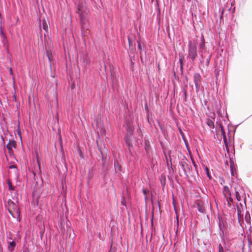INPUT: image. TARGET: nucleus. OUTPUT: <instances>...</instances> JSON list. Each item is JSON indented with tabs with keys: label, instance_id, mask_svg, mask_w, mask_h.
Here are the masks:
<instances>
[{
	"label": "nucleus",
	"instance_id": "nucleus-26",
	"mask_svg": "<svg viewBox=\"0 0 252 252\" xmlns=\"http://www.w3.org/2000/svg\"><path fill=\"white\" fill-rule=\"evenodd\" d=\"M241 210H240V209L239 208H237V214H238V217H239L240 215H241Z\"/></svg>",
	"mask_w": 252,
	"mask_h": 252
},
{
	"label": "nucleus",
	"instance_id": "nucleus-4",
	"mask_svg": "<svg viewBox=\"0 0 252 252\" xmlns=\"http://www.w3.org/2000/svg\"><path fill=\"white\" fill-rule=\"evenodd\" d=\"M6 147L9 151V153L12 152V148H15L16 147V142L14 140H10L6 145Z\"/></svg>",
	"mask_w": 252,
	"mask_h": 252
},
{
	"label": "nucleus",
	"instance_id": "nucleus-8",
	"mask_svg": "<svg viewBox=\"0 0 252 252\" xmlns=\"http://www.w3.org/2000/svg\"><path fill=\"white\" fill-rule=\"evenodd\" d=\"M245 220L247 223L251 222V216L250 213L248 211H247L246 213Z\"/></svg>",
	"mask_w": 252,
	"mask_h": 252
},
{
	"label": "nucleus",
	"instance_id": "nucleus-30",
	"mask_svg": "<svg viewBox=\"0 0 252 252\" xmlns=\"http://www.w3.org/2000/svg\"><path fill=\"white\" fill-rule=\"evenodd\" d=\"M209 63V58H207L206 60V65L208 66Z\"/></svg>",
	"mask_w": 252,
	"mask_h": 252
},
{
	"label": "nucleus",
	"instance_id": "nucleus-39",
	"mask_svg": "<svg viewBox=\"0 0 252 252\" xmlns=\"http://www.w3.org/2000/svg\"><path fill=\"white\" fill-rule=\"evenodd\" d=\"M188 0V1H190V0Z\"/></svg>",
	"mask_w": 252,
	"mask_h": 252
},
{
	"label": "nucleus",
	"instance_id": "nucleus-24",
	"mask_svg": "<svg viewBox=\"0 0 252 252\" xmlns=\"http://www.w3.org/2000/svg\"><path fill=\"white\" fill-rule=\"evenodd\" d=\"M181 165L182 166L183 169H184V170H185V164L186 163V162H181Z\"/></svg>",
	"mask_w": 252,
	"mask_h": 252
},
{
	"label": "nucleus",
	"instance_id": "nucleus-6",
	"mask_svg": "<svg viewBox=\"0 0 252 252\" xmlns=\"http://www.w3.org/2000/svg\"><path fill=\"white\" fill-rule=\"evenodd\" d=\"M223 193L224 197H227L228 196H231V192H230V191L228 187H227L226 186L224 187Z\"/></svg>",
	"mask_w": 252,
	"mask_h": 252
},
{
	"label": "nucleus",
	"instance_id": "nucleus-25",
	"mask_svg": "<svg viewBox=\"0 0 252 252\" xmlns=\"http://www.w3.org/2000/svg\"><path fill=\"white\" fill-rule=\"evenodd\" d=\"M205 46V42H201L200 44V48L203 49Z\"/></svg>",
	"mask_w": 252,
	"mask_h": 252
},
{
	"label": "nucleus",
	"instance_id": "nucleus-2",
	"mask_svg": "<svg viewBox=\"0 0 252 252\" xmlns=\"http://www.w3.org/2000/svg\"><path fill=\"white\" fill-rule=\"evenodd\" d=\"M8 210L12 215H13L14 212H16L18 216L20 215V211L18 205L10 199L8 201Z\"/></svg>",
	"mask_w": 252,
	"mask_h": 252
},
{
	"label": "nucleus",
	"instance_id": "nucleus-22",
	"mask_svg": "<svg viewBox=\"0 0 252 252\" xmlns=\"http://www.w3.org/2000/svg\"><path fill=\"white\" fill-rule=\"evenodd\" d=\"M219 71H216V77L217 81L219 80Z\"/></svg>",
	"mask_w": 252,
	"mask_h": 252
},
{
	"label": "nucleus",
	"instance_id": "nucleus-33",
	"mask_svg": "<svg viewBox=\"0 0 252 252\" xmlns=\"http://www.w3.org/2000/svg\"><path fill=\"white\" fill-rule=\"evenodd\" d=\"M225 164V166H228V163L227 161H226Z\"/></svg>",
	"mask_w": 252,
	"mask_h": 252
},
{
	"label": "nucleus",
	"instance_id": "nucleus-21",
	"mask_svg": "<svg viewBox=\"0 0 252 252\" xmlns=\"http://www.w3.org/2000/svg\"><path fill=\"white\" fill-rule=\"evenodd\" d=\"M6 49L7 53L8 54H9L10 56H11V54L10 53V52H9V47H8V45H7L6 46Z\"/></svg>",
	"mask_w": 252,
	"mask_h": 252
},
{
	"label": "nucleus",
	"instance_id": "nucleus-36",
	"mask_svg": "<svg viewBox=\"0 0 252 252\" xmlns=\"http://www.w3.org/2000/svg\"><path fill=\"white\" fill-rule=\"evenodd\" d=\"M202 62L201 61V64H200V66H201V64H202Z\"/></svg>",
	"mask_w": 252,
	"mask_h": 252
},
{
	"label": "nucleus",
	"instance_id": "nucleus-5",
	"mask_svg": "<svg viewBox=\"0 0 252 252\" xmlns=\"http://www.w3.org/2000/svg\"><path fill=\"white\" fill-rule=\"evenodd\" d=\"M194 79L195 85H197L201 81V77L199 74L196 73L194 75Z\"/></svg>",
	"mask_w": 252,
	"mask_h": 252
},
{
	"label": "nucleus",
	"instance_id": "nucleus-15",
	"mask_svg": "<svg viewBox=\"0 0 252 252\" xmlns=\"http://www.w3.org/2000/svg\"><path fill=\"white\" fill-rule=\"evenodd\" d=\"M197 208H198V210L200 212H201V213H203L204 212V208L203 206H202L200 205L199 204H198V206H197Z\"/></svg>",
	"mask_w": 252,
	"mask_h": 252
},
{
	"label": "nucleus",
	"instance_id": "nucleus-3",
	"mask_svg": "<svg viewBox=\"0 0 252 252\" xmlns=\"http://www.w3.org/2000/svg\"><path fill=\"white\" fill-rule=\"evenodd\" d=\"M196 56V48L195 46L190 47L189 50V57L193 60Z\"/></svg>",
	"mask_w": 252,
	"mask_h": 252
},
{
	"label": "nucleus",
	"instance_id": "nucleus-17",
	"mask_svg": "<svg viewBox=\"0 0 252 252\" xmlns=\"http://www.w3.org/2000/svg\"><path fill=\"white\" fill-rule=\"evenodd\" d=\"M235 195H236V197L237 198V199L238 200V201H240L241 200V196L239 193L238 192L236 191L235 192Z\"/></svg>",
	"mask_w": 252,
	"mask_h": 252
},
{
	"label": "nucleus",
	"instance_id": "nucleus-14",
	"mask_svg": "<svg viewBox=\"0 0 252 252\" xmlns=\"http://www.w3.org/2000/svg\"><path fill=\"white\" fill-rule=\"evenodd\" d=\"M7 183L8 185L9 190H13L14 187L12 186V183L10 180H8Z\"/></svg>",
	"mask_w": 252,
	"mask_h": 252
},
{
	"label": "nucleus",
	"instance_id": "nucleus-34",
	"mask_svg": "<svg viewBox=\"0 0 252 252\" xmlns=\"http://www.w3.org/2000/svg\"><path fill=\"white\" fill-rule=\"evenodd\" d=\"M218 218H219V220L220 221V217H219ZM219 225L220 227V221L219 222Z\"/></svg>",
	"mask_w": 252,
	"mask_h": 252
},
{
	"label": "nucleus",
	"instance_id": "nucleus-13",
	"mask_svg": "<svg viewBox=\"0 0 252 252\" xmlns=\"http://www.w3.org/2000/svg\"><path fill=\"white\" fill-rule=\"evenodd\" d=\"M221 134H223V140H224V142L225 143V146H226V150H228V147H227V145L226 144V136L225 135H224V131H223V128L221 126Z\"/></svg>",
	"mask_w": 252,
	"mask_h": 252
},
{
	"label": "nucleus",
	"instance_id": "nucleus-1",
	"mask_svg": "<svg viewBox=\"0 0 252 252\" xmlns=\"http://www.w3.org/2000/svg\"><path fill=\"white\" fill-rule=\"evenodd\" d=\"M231 217L230 215L221 216V231L223 235H226L230 230Z\"/></svg>",
	"mask_w": 252,
	"mask_h": 252
},
{
	"label": "nucleus",
	"instance_id": "nucleus-9",
	"mask_svg": "<svg viewBox=\"0 0 252 252\" xmlns=\"http://www.w3.org/2000/svg\"><path fill=\"white\" fill-rule=\"evenodd\" d=\"M160 183L162 187H164L166 183V178L165 175H161L160 176Z\"/></svg>",
	"mask_w": 252,
	"mask_h": 252
},
{
	"label": "nucleus",
	"instance_id": "nucleus-37",
	"mask_svg": "<svg viewBox=\"0 0 252 252\" xmlns=\"http://www.w3.org/2000/svg\"><path fill=\"white\" fill-rule=\"evenodd\" d=\"M145 108H147V105H145Z\"/></svg>",
	"mask_w": 252,
	"mask_h": 252
},
{
	"label": "nucleus",
	"instance_id": "nucleus-27",
	"mask_svg": "<svg viewBox=\"0 0 252 252\" xmlns=\"http://www.w3.org/2000/svg\"><path fill=\"white\" fill-rule=\"evenodd\" d=\"M201 42H205L204 38V36L203 35H202V36L201 37Z\"/></svg>",
	"mask_w": 252,
	"mask_h": 252
},
{
	"label": "nucleus",
	"instance_id": "nucleus-35",
	"mask_svg": "<svg viewBox=\"0 0 252 252\" xmlns=\"http://www.w3.org/2000/svg\"><path fill=\"white\" fill-rule=\"evenodd\" d=\"M128 43H129V45H130V43H131L130 41V40H129V38H128Z\"/></svg>",
	"mask_w": 252,
	"mask_h": 252
},
{
	"label": "nucleus",
	"instance_id": "nucleus-18",
	"mask_svg": "<svg viewBox=\"0 0 252 252\" xmlns=\"http://www.w3.org/2000/svg\"><path fill=\"white\" fill-rule=\"evenodd\" d=\"M183 61H184L183 58H181L180 59V67H181V69H183Z\"/></svg>",
	"mask_w": 252,
	"mask_h": 252
},
{
	"label": "nucleus",
	"instance_id": "nucleus-20",
	"mask_svg": "<svg viewBox=\"0 0 252 252\" xmlns=\"http://www.w3.org/2000/svg\"><path fill=\"white\" fill-rule=\"evenodd\" d=\"M205 169H206V174H207L208 177L210 178V174L208 168L207 167H206Z\"/></svg>",
	"mask_w": 252,
	"mask_h": 252
},
{
	"label": "nucleus",
	"instance_id": "nucleus-16",
	"mask_svg": "<svg viewBox=\"0 0 252 252\" xmlns=\"http://www.w3.org/2000/svg\"><path fill=\"white\" fill-rule=\"evenodd\" d=\"M229 161H230V170L231 171L232 174H233V161H232V160H231V158L229 159Z\"/></svg>",
	"mask_w": 252,
	"mask_h": 252
},
{
	"label": "nucleus",
	"instance_id": "nucleus-23",
	"mask_svg": "<svg viewBox=\"0 0 252 252\" xmlns=\"http://www.w3.org/2000/svg\"><path fill=\"white\" fill-rule=\"evenodd\" d=\"M51 54L50 52L49 51H47V56L48 57V59L50 61V56H51Z\"/></svg>",
	"mask_w": 252,
	"mask_h": 252
},
{
	"label": "nucleus",
	"instance_id": "nucleus-19",
	"mask_svg": "<svg viewBox=\"0 0 252 252\" xmlns=\"http://www.w3.org/2000/svg\"><path fill=\"white\" fill-rule=\"evenodd\" d=\"M137 42H138V49L141 51L142 50V46H141V45L140 44V40H138L137 41Z\"/></svg>",
	"mask_w": 252,
	"mask_h": 252
},
{
	"label": "nucleus",
	"instance_id": "nucleus-31",
	"mask_svg": "<svg viewBox=\"0 0 252 252\" xmlns=\"http://www.w3.org/2000/svg\"><path fill=\"white\" fill-rule=\"evenodd\" d=\"M143 193H144L145 195H146V193H146V190H145V189H143Z\"/></svg>",
	"mask_w": 252,
	"mask_h": 252
},
{
	"label": "nucleus",
	"instance_id": "nucleus-38",
	"mask_svg": "<svg viewBox=\"0 0 252 252\" xmlns=\"http://www.w3.org/2000/svg\"><path fill=\"white\" fill-rule=\"evenodd\" d=\"M221 252L222 251L223 249H222V248L221 247Z\"/></svg>",
	"mask_w": 252,
	"mask_h": 252
},
{
	"label": "nucleus",
	"instance_id": "nucleus-28",
	"mask_svg": "<svg viewBox=\"0 0 252 252\" xmlns=\"http://www.w3.org/2000/svg\"><path fill=\"white\" fill-rule=\"evenodd\" d=\"M17 167L15 165H12L9 166V168H16Z\"/></svg>",
	"mask_w": 252,
	"mask_h": 252
},
{
	"label": "nucleus",
	"instance_id": "nucleus-12",
	"mask_svg": "<svg viewBox=\"0 0 252 252\" xmlns=\"http://www.w3.org/2000/svg\"><path fill=\"white\" fill-rule=\"evenodd\" d=\"M43 28L46 32L48 31V25L45 19L43 20Z\"/></svg>",
	"mask_w": 252,
	"mask_h": 252
},
{
	"label": "nucleus",
	"instance_id": "nucleus-11",
	"mask_svg": "<svg viewBox=\"0 0 252 252\" xmlns=\"http://www.w3.org/2000/svg\"><path fill=\"white\" fill-rule=\"evenodd\" d=\"M226 199V200L227 201L228 205L229 206H231L232 203H233V199L231 196H228L227 197H225Z\"/></svg>",
	"mask_w": 252,
	"mask_h": 252
},
{
	"label": "nucleus",
	"instance_id": "nucleus-7",
	"mask_svg": "<svg viewBox=\"0 0 252 252\" xmlns=\"http://www.w3.org/2000/svg\"><path fill=\"white\" fill-rule=\"evenodd\" d=\"M77 10H77V12L78 13L81 19L82 20V12H83V6H82V4H79L78 5Z\"/></svg>",
	"mask_w": 252,
	"mask_h": 252
},
{
	"label": "nucleus",
	"instance_id": "nucleus-32",
	"mask_svg": "<svg viewBox=\"0 0 252 252\" xmlns=\"http://www.w3.org/2000/svg\"><path fill=\"white\" fill-rule=\"evenodd\" d=\"M219 252H220V244L219 245Z\"/></svg>",
	"mask_w": 252,
	"mask_h": 252
},
{
	"label": "nucleus",
	"instance_id": "nucleus-10",
	"mask_svg": "<svg viewBox=\"0 0 252 252\" xmlns=\"http://www.w3.org/2000/svg\"><path fill=\"white\" fill-rule=\"evenodd\" d=\"M15 243L14 241H12L9 243V245L8 246V250L10 252H12L14 250V247H15Z\"/></svg>",
	"mask_w": 252,
	"mask_h": 252
},
{
	"label": "nucleus",
	"instance_id": "nucleus-29",
	"mask_svg": "<svg viewBox=\"0 0 252 252\" xmlns=\"http://www.w3.org/2000/svg\"><path fill=\"white\" fill-rule=\"evenodd\" d=\"M9 72H10V74L11 75H13V71H12V69L11 68H9Z\"/></svg>",
	"mask_w": 252,
	"mask_h": 252
}]
</instances>
